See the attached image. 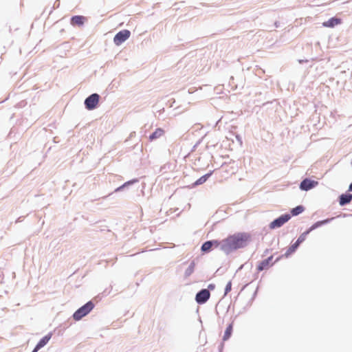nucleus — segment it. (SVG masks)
<instances>
[{
	"label": "nucleus",
	"instance_id": "1",
	"mask_svg": "<svg viewBox=\"0 0 352 352\" xmlns=\"http://www.w3.org/2000/svg\"><path fill=\"white\" fill-rule=\"evenodd\" d=\"M249 239V235L245 233H237L230 235L220 242V248L223 252L229 253L236 249L245 247Z\"/></svg>",
	"mask_w": 352,
	"mask_h": 352
},
{
	"label": "nucleus",
	"instance_id": "2",
	"mask_svg": "<svg viewBox=\"0 0 352 352\" xmlns=\"http://www.w3.org/2000/svg\"><path fill=\"white\" fill-rule=\"evenodd\" d=\"M94 307L92 302L89 301L85 305L79 308L73 315L75 320L78 321L82 319L84 316H87Z\"/></svg>",
	"mask_w": 352,
	"mask_h": 352
},
{
	"label": "nucleus",
	"instance_id": "3",
	"mask_svg": "<svg viewBox=\"0 0 352 352\" xmlns=\"http://www.w3.org/2000/svg\"><path fill=\"white\" fill-rule=\"evenodd\" d=\"M332 219H325V220H323V221H318L316 223H315L314 225H312L311 226V228L306 232H303L299 237L298 239H297V241H296L298 244H300L302 242H303L305 239H306V236L312 230H314V229L317 228L318 227L323 225V224H325L328 222H329Z\"/></svg>",
	"mask_w": 352,
	"mask_h": 352
},
{
	"label": "nucleus",
	"instance_id": "4",
	"mask_svg": "<svg viewBox=\"0 0 352 352\" xmlns=\"http://www.w3.org/2000/svg\"><path fill=\"white\" fill-rule=\"evenodd\" d=\"M100 96L98 94H93L86 98L85 105L89 110L94 109L99 102Z\"/></svg>",
	"mask_w": 352,
	"mask_h": 352
},
{
	"label": "nucleus",
	"instance_id": "5",
	"mask_svg": "<svg viewBox=\"0 0 352 352\" xmlns=\"http://www.w3.org/2000/svg\"><path fill=\"white\" fill-rule=\"evenodd\" d=\"M131 35V32L128 30H124L122 31H120L118 33H117L114 38H113V42L116 45H121L123 42H124L126 39L129 38Z\"/></svg>",
	"mask_w": 352,
	"mask_h": 352
},
{
	"label": "nucleus",
	"instance_id": "6",
	"mask_svg": "<svg viewBox=\"0 0 352 352\" xmlns=\"http://www.w3.org/2000/svg\"><path fill=\"white\" fill-rule=\"evenodd\" d=\"M291 218V216L289 214H283L277 218L276 219L272 221L270 224V228L271 229H274L276 228H280L282 226L284 223H285L287 221H288Z\"/></svg>",
	"mask_w": 352,
	"mask_h": 352
},
{
	"label": "nucleus",
	"instance_id": "7",
	"mask_svg": "<svg viewBox=\"0 0 352 352\" xmlns=\"http://www.w3.org/2000/svg\"><path fill=\"white\" fill-rule=\"evenodd\" d=\"M210 296V292L206 289H204L197 294L195 300L197 303L204 304L209 299Z\"/></svg>",
	"mask_w": 352,
	"mask_h": 352
},
{
	"label": "nucleus",
	"instance_id": "8",
	"mask_svg": "<svg viewBox=\"0 0 352 352\" xmlns=\"http://www.w3.org/2000/svg\"><path fill=\"white\" fill-rule=\"evenodd\" d=\"M318 184L316 181H313L309 179H305L300 185V188L302 190H309Z\"/></svg>",
	"mask_w": 352,
	"mask_h": 352
},
{
	"label": "nucleus",
	"instance_id": "9",
	"mask_svg": "<svg viewBox=\"0 0 352 352\" xmlns=\"http://www.w3.org/2000/svg\"><path fill=\"white\" fill-rule=\"evenodd\" d=\"M272 258H273V256H271L268 258L260 262L257 266V270L258 272H261L264 270L268 269L271 265H272V263H271Z\"/></svg>",
	"mask_w": 352,
	"mask_h": 352
},
{
	"label": "nucleus",
	"instance_id": "10",
	"mask_svg": "<svg viewBox=\"0 0 352 352\" xmlns=\"http://www.w3.org/2000/svg\"><path fill=\"white\" fill-rule=\"evenodd\" d=\"M52 333H49L43 337L36 344L32 352H37L41 348L43 347L51 339Z\"/></svg>",
	"mask_w": 352,
	"mask_h": 352
},
{
	"label": "nucleus",
	"instance_id": "11",
	"mask_svg": "<svg viewBox=\"0 0 352 352\" xmlns=\"http://www.w3.org/2000/svg\"><path fill=\"white\" fill-rule=\"evenodd\" d=\"M85 21V16L77 15V16H74L72 17L71 24L73 26H76V25L80 26L84 24Z\"/></svg>",
	"mask_w": 352,
	"mask_h": 352
},
{
	"label": "nucleus",
	"instance_id": "12",
	"mask_svg": "<svg viewBox=\"0 0 352 352\" xmlns=\"http://www.w3.org/2000/svg\"><path fill=\"white\" fill-rule=\"evenodd\" d=\"M340 23H341L340 19L332 17L330 19H329L328 21L324 22L322 23V25H323V26L327 27V28H333L334 26L338 25Z\"/></svg>",
	"mask_w": 352,
	"mask_h": 352
},
{
	"label": "nucleus",
	"instance_id": "13",
	"mask_svg": "<svg viewBox=\"0 0 352 352\" xmlns=\"http://www.w3.org/2000/svg\"><path fill=\"white\" fill-rule=\"evenodd\" d=\"M352 200V194H342L340 196L339 204L340 206H344L349 204Z\"/></svg>",
	"mask_w": 352,
	"mask_h": 352
},
{
	"label": "nucleus",
	"instance_id": "14",
	"mask_svg": "<svg viewBox=\"0 0 352 352\" xmlns=\"http://www.w3.org/2000/svg\"><path fill=\"white\" fill-rule=\"evenodd\" d=\"M213 244H214L217 247L218 245H220V242H218L217 241H206V242H205L202 245L201 250L203 252H209L211 250L212 246L213 245Z\"/></svg>",
	"mask_w": 352,
	"mask_h": 352
},
{
	"label": "nucleus",
	"instance_id": "15",
	"mask_svg": "<svg viewBox=\"0 0 352 352\" xmlns=\"http://www.w3.org/2000/svg\"><path fill=\"white\" fill-rule=\"evenodd\" d=\"M165 133V131L164 129L161 128L157 129L151 135L149 136V140L153 141L154 140H156L157 138H160L162 137Z\"/></svg>",
	"mask_w": 352,
	"mask_h": 352
},
{
	"label": "nucleus",
	"instance_id": "16",
	"mask_svg": "<svg viewBox=\"0 0 352 352\" xmlns=\"http://www.w3.org/2000/svg\"><path fill=\"white\" fill-rule=\"evenodd\" d=\"M212 174V171L201 177L195 182L194 186H198L205 183L207 181V179L211 176Z\"/></svg>",
	"mask_w": 352,
	"mask_h": 352
},
{
	"label": "nucleus",
	"instance_id": "17",
	"mask_svg": "<svg viewBox=\"0 0 352 352\" xmlns=\"http://www.w3.org/2000/svg\"><path fill=\"white\" fill-rule=\"evenodd\" d=\"M232 324H230L226 331H225V333H224V336H223V340L225 341V340H227L228 339H229V338L230 337L231 334H232Z\"/></svg>",
	"mask_w": 352,
	"mask_h": 352
},
{
	"label": "nucleus",
	"instance_id": "18",
	"mask_svg": "<svg viewBox=\"0 0 352 352\" xmlns=\"http://www.w3.org/2000/svg\"><path fill=\"white\" fill-rule=\"evenodd\" d=\"M304 210V208L303 206H298L294 208H293L291 211V213L293 216H296L299 214H300L301 212H302Z\"/></svg>",
	"mask_w": 352,
	"mask_h": 352
},
{
	"label": "nucleus",
	"instance_id": "19",
	"mask_svg": "<svg viewBox=\"0 0 352 352\" xmlns=\"http://www.w3.org/2000/svg\"><path fill=\"white\" fill-rule=\"evenodd\" d=\"M299 244H298L296 242H295L293 245H292L289 249L287 250L285 255L286 256H289V254H291L292 253H293L294 252H295V250H296V248L298 247Z\"/></svg>",
	"mask_w": 352,
	"mask_h": 352
},
{
	"label": "nucleus",
	"instance_id": "20",
	"mask_svg": "<svg viewBox=\"0 0 352 352\" xmlns=\"http://www.w3.org/2000/svg\"><path fill=\"white\" fill-rule=\"evenodd\" d=\"M232 289V282L229 281L225 288V295L228 294Z\"/></svg>",
	"mask_w": 352,
	"mask_h": 352
},
{
	"label": "nucleus",
	"instance_id": "21",
	"mask_svg": "<svg viewBox=\"0 0 352 352\" xmlns=\"http://www.w3.org/2000/svg\"><path fill=\"white\" fill-rule=\"evenodd\" d=\"M208 288L210 289H213L214 288V285L210 284V285H208Z\"/></svg>",
	"mask_w": 352,
	"mask_h": 352
},
{
	"label": "nucleus",
	"instance_id": "22",
	"mask_svg": "<svg viewBox=\"0 0 352 352\" xmlns=\"http://www.w3.org/2000/svg\"><path fill=\"white\" fill-rule=\"evenodd\" d=\"M349 190L350 191H352V183L350 184L349 188Z\"/></svg>",
	"mask_w": 352,
	"mask_h": 352
},
{
	"label": "nucleus",
	"instance_id": "23",
	"mask_svg": "<svg viewBox=\"0 0 352 352\" xmlns=\"http://www.w3.org/2000/svg\"><path fill=\"white\" fill-rule=\"evenodd\" d=\"M121 188H122V187L118 188L116 189V191L119 190Z\"/></svg>",
	"mask_w": 352,
	"mask_h": 352
}]
</instances>
